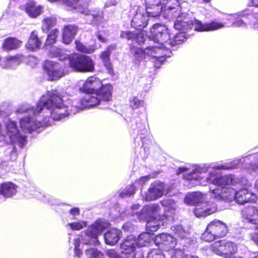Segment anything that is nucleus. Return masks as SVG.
Wrapping results in <instances>:
<instances>
[{
	"mask_svg": "<svg viewBox=\"0 0 258 258\" xmlns=\"http://www.w3.org/2000/svg\"><path fill=\"white\" fill-rule=\"evenodd\" d=\"M206 180L209 183L220 187L213 189L211 192L215 199L223 200H228L231 198L235 192V189L232 186L237 183L234 175H221L216 172H210Z\"/></svg>",
	"mask_w": 258,
	"mask_h": 258,
	"instance_id": "f257e3e1",
	"label": "nucleus"
},
{
	"mask_svg": "<svg viewBox=\"0 0 258 258\" xmlns=\"http://www.w3.org/2000/svg\"><path fill=\"white\" fill-rule=\"evenodd\" d=\"M113 86L107 83L99 86L94 95L84 97L79 100V107L81 109L90 108L99 105L101 102H109L112 100Z\"/></svg>",
	"mask_w": 258,
	"mask_h": 258,
	"instance_id": "f03ea898",
	"label": "nucleus"
},
{
	"mask_svg": "<svg viewBox=\"0 0 258 258\" xmlns=\"http://www.w3.org/2000/svg\"><path fill=\"white\" fill-rule=\"evenodd\" d=\"M110 226V224L107 220L101 218L97 219L80 235L83 243L87 245H99L98 236Z\"/></svg>",
	"mask_w": 258,
	"mask_h": 258,
	"instance_id": "7ed1b4c3",
	"label": "nucleus"
},
{
	"mask_svg": "<svg viewBox=\"0 0 258 258\" xmlns=\"http://www.w3.org/2000/svg\"><path fill=\"white\" fill-rule=\"evenodd\" d=\"M69 66L75 72L80 73L93 72L95 70L93 60L90 56L79 53H73L67 57Z\"/></svg>",
	"mask_w": 258,
	"mask_h": 258,
	"instance_id": "20e7f679",
	"label": "nucleus"
},
{
	"mask_svg": "<svg viewBox=\"0 0 258 258\" xmlns=\"http://www.w3.org/2000/svg\"><path fill=\"white\" fill-rule=\"evenodd\" d=\"M48 98L46 100H40L37 103L35 108H31L27 110L32 111L34 116L38 115L45 108L49 109L55 107V106L62 105L64 104L63 100L60 95L57 93L56 90L47 93Z\"/></svg>",
	"mask_w": 258,
	"mask_h": 258,
	"instance_id": "39448f33",
	"label": "nucleus"
},
{
	"mask_svg": "<svg viewBox=\"0 0 258 258\" xmlns=\"http://www.w3.org/2000/svg\"><path fill=\"white\" fill-rule=\"evenodd\" d=\"M151 37L154 42L161 45L168 44L171 33L170 30L159 23L154 24L150 30Z\"/></svg>",
	"mask_w": 258,
	"mask_h": 258,
	"instance_id": "423d86ee",
	"label": "nucleus"
},
{
	"mask_svg": "<svg viewBox=\"0 0 258 258\" xmlns=\"http://www.w3.org/2000/svg\"><path fill=\"white\" fill-rule=\"evenodd\" d=\"M42 68L50 81L58 80L64 75V67L57 62L46 60L43 62Z\"/></svg>",
	"mask_w": 258,
	"mask_h": 258,
	"instance_id": "0eeeda50",
	"label": "nucleus"
},
{
	"mask_svg": "<svg viewBox=\"0 0 258 258\" xmlns=\"http://www.w3.org/2000/svg\"><path fill=\"white\" fill-rule=\"evenodd\" d=\"M223 23L215 21L209 23H203L201 21L196 19H191L188 30H194L198 32L212 31L224 27Z\"/></svg>",
	"mask_w": 258,
	"mask_h": 258,
	"instance_id": "6e6552de",
	"label": "nucleus"
},
{
	"mask_svg": "<svg viewBox=\"0 0 258 258\" xmlns=\"http://www.w3.org/2000/svg\"><path fill=\"white\" fill-rule=\"evenodd\" d=\"M50 3H58L71 11L83 13L87 8L90 0H48Z\"/></svg>",
	"mask_w": 258,
	"mask_h": 258,
	"instance_id": "1a4fd4ad",
	"label": "nucleus"
},
{
	"mask_svg": "<svg viewBox=\"0 0 258 258\" xmlns=\"http://www.w3.org/2000/svg\"><path fill=\"white\" fill-rule=\"evenodd\" d=\"M154 242L156 245L166 251L173 249L176 245V239L173 236L164 233L156 235Z\"/></svg>",
	"mask_w": 258,
	"mask_h": 258,
	"instance_id": "9d476101",
	"label": "nucleus"
},
{
	"mask_svg": "<svg viewBox=\"0 0 258 258\" xmlns=\"http://www.w3.org/2000/svg\"><path fill=\"white\" fill-rule=\"evenodd\" d=\"M102 81L95 76H91L87 78L83 86L79 89V92L90 95H94V93L99 87L102 85Z\"/></svg>",
	"mask_w": 258,
	"mask_h": 258,
	"instance_id": "9b49d317",
	"label": "nucleus"
},
{
	"mask_svg": "<svg viewBox=\"0 0 258 258\" xmlns=\"http://www.w3.org/2000/svg\"><path fill=\"white\" fill-rule=\"evenodd\" d=\"M149 17L151 16L146 12V14L142 12L141 9L138 8L131 21V26L139 31H143V29L148 25Z\"/></svg>",
	"mask_w": 258,
	"mask_h": 258,
	"instance_id": "f8f14e48",
	"label": "nucleus"
},
{
	"mask_svg": "<svg viewBox=\"0 0 258 258\" xmlns=\"http://www.w3.org/2000/svg\"><path fill=\"white\" fill-rule=\"evenodd\" d=\"M181 10L178 0H163L162 2V13L167 14L169 18L179 14Z\"/></svg>",
	"mask_w": 258,
	"mask_h": 258,
	"instance_id": "ddd939ff",
	"label": "nucleus"
},
{
	"mask_svg": "<svg viewBox=\"0 0 258 258\" xmlns=\"http://www.w3.org/2000/svg\"><path fill=\"white\" fill-rule=\"evenodd\" d=\"M165 189L164 184L160 181L152 183L146 194V199L148 201H153L161 197Z\"/></svg>",
	"mask_w": 258,
	"mask_h": 258,
	"instance_id": "4468645a",
	"label": "nucleus"
},
{
	"mask_svg": "<svg viewBox=\"0 0 258 258\" xmlns=\"http://www.w3.org/2000/svg\"><path fill=\"white\" fill-rule=\"evenodd\" d=\"M116 49V44L108 45L105 50L102 51L99 54V57L102 60L104 66L107 70V72L111 76L114 75L112 64L111 63L110 55L111 51Z\"/></svg>",
	"mask_w": 258,
	"mask_h": 258,
	"instance_id": "2eb2a0df",
	"label": "nucleus"
},
{
	"mask_svg": "<svg viewBox=\"0 0 258 258\" xmlns=\"http://www.w3.org/2000/svg\"><path fill=\"white\" fill-rule=\"evenodd\" d=\"M24 10L30 18L35 19L42 14L44 6L31 1L25 4Z\"/></svg>",
	"mask_w": 258,
	"mask_h": 258,
	"instance_id": "dca6fc26",
	"label": "nucleus"
},
{
	"mask_svg": "<svg viewBox=\"0 0 258 258\" xmlns=\"http://www.w3.org/2000/svg\"><path fill=\"white\" fill-rule=\"evenodd\" d=\"M182 10L179 14H177L172 18H176L174 21V28L179 31H187L191 19L189 14L186 13H182Z\"/></svg>",
	"mask_w": 258,
	"mask_h": 258,
	"instance_id": "f3484780",
	"label": "nucleus"
},
{
	"mask_svg": "<svg viewBox=\"0 0 258 258\" xmlns=\"http://www.w3.org/2000/svg\"><path fill=\"white\" fill-rule=\"evenodd\" d=\"M210 230L214 233L218 238L223 237L228 233V227L223 222L215 219L208 224Z\"/></svg>",
	"mask_w": 258,
	"mask_h": 258,
	"instance_id": "a211bd4d",
	"label": "nucleus"
},
{
	"mask_svg": "<svg viewBox=\"0 0 258 258\" xmlns=\"http://www.w3.org/2000/svg\"><path fill=\"white\" fill-rule=\"evenodd\" d=\"M146 13L151 17H158L162 13L161 0H145Z\"/></svg>",
	"mask_w": 258,
	"mask_h": 258,
	"instance_id": "6ab92c4d",
	"label": "nucleus"
},
{
	"mask_svg": "<svg viewBox=\"0 0 258 258\" xmlns=\"http://www.w3.org/2000/svg\"><path fill=\"white\" fill-rule=\"evenodd\" d=\"M78 27L74 24L65 25L62 29V41L69 44L74 39L78 31Z\"/></svg>",
	"mask_w": 258,
	"mask_h": 258,
	"instance_id": "aec40b11",
	"label": "nucleus"
},
{
	"mask_svg": "<svg viewBox=\"0 0 258 258\" xmlns=\"http://www.w3.org/2000/svg\"><path fill=\"white\" fill-rule=\"evenodd\" d=\"M41 44V38L39 36L38 31L33 30L25 44L26 48L30 51H35L40 48Z\"/></svg>",
	"mask_w": 258,
	"mask_h": 258,
	"instance_id": "412c9836",
	"label": "nucleus"
},
{
	"mask_svg": "<svg viewBox=\"0 0 258 258\" xmlns=\"http://www.w3.org/2000/svg\"><path fill=\"white\" fill-rule=\"evenodd\" d=\"M120 37L122 39H125L127 40H134L139 45L144 44L146 40L143 31H139L135 33L128 30L121 31Z\"/></svg>",
	"mask_w": 258,
	"mask_h": 258,
	"instance_id": "4be33fe9",
	"label": "nucleus"
},
{
	"mask_svg": "<svg viewBox=\"0 0 258 258\" xmlns=\"http://www.w3.org/2000/svg\"><path fill=\"white\" fill-rule=\"evenodd\" d=\"M242 217L247 222L253 224H258L255 207L248 205L244 207L241 211Z\"/></svg>",
	"mask_w": 258,
	"mask_h": 258,
	"instance_id": "5701e85b",
	"label": "nucleus"
},
{
	"mask_svg": "<svg viewBox=\"0 0 258 258\" xmlns=\"http://www.w3.org/2000/svg\"><path fill=\"white\" fill-rule=\"evenodd\" d=\"M47 109L50 111V117L53 120H60L69 115L68 107L64 104Z\"/></svg>",
	"mask_w": 258,
	"mask_h": 258,
	"instance_id": "b1692460",
	"label": "nucleus"
},
{
	"mask_svg": "<svg viewBox=\"0 0 258 258\" xmlns=\"http://www.w3.org/2000/svg\"><path fill=\"white\" fill-rule=\"evenodd\" d=\"M121 232L116 229L112 228L108 230L104 235L105 242L109 245H114L120 238Z\"/></svg>",
	"mask_w": 258,
	"mask_h": 258,
	"instance_id": "393cba45",
	"label": "nucleus"
},
{
	"mask_svg": "<svg viewBox=\"0 0 258 258\" xmlns=\"http://www.w3.org/2000/svg\"><path fill=\"white\" fill-rule=\"evenodd\" d=\"M137 246L136 239L127 237L120 243L121 252L125 254H131L135 251Z\"/></svg>",
	"mask_w": 258,
	"mask_h": 258,
	"instance_id": "a878e982",
	"label": "nucleus"
},
{
	"mask_svg": "<svg viewBox=\"0 0 258 258\" xmlns=\"http://www.w3.org/2000/svg\"><path fill=\"white\" fill-rule=\"evenodd\" d=\"M22 43L21 40L15 37H9L4 39L2 47L5 50L9 51L17 49L21 46Z\"/></svg>",
	"mask_w": 258,
	"mask_h": 258,
	"instance_id": "bb28decb",
	"label": "nucleus"
},
{
	"mask_svg": "<svg viewBox=\"0 0 258 258\" xmlns=\"http://www.w3.org/2000/svg\"><path fill=\"white\" fill-rule=\"evenodd\" d=\"M16 185L12 182H5L0 185V194L4 197L10 198L16 192Z\"/></svg>",
	"mask_w": 258,
	"mask_h": 258,
	"instance_id": "cd10ccee",
	"label": "nucleus"
},
{
	"mask_svg": "<svg viewBox=\"0 0 258 258\" xmlns=\"http://www.w3.org/2000/svg\"><path fill=\"white\" fill-rule=\"evenodd\" d=\"M20 127L24 132L31 133L35 128L36 123L30 116L22 117L19 122Z\"/></svg>",
	"mask_w": 258,
	"mask_h": 258,
	"instance_id": "c85d7f7f",
	"label": "nucleus"
},
{
	"mask_svg": "<svg viewBox=\"0 0 258 258\" xmlns=\"http://www.w3.org/2000/svg\"><path fill=\"white\" fill-rule=\"evenodd\" d=\"M234 199L236 202L239 205H243L250 200V193L245 188H242L235 192Z\"/></svg>",
	"mask_w": 258,
	"mask_h": 258,
	"instance_id": "c756f323",
	"label": "nucleus"
},
{
	"mask_svg": "<svg viewBox=\"0 0 258 258\" xmlns=\"http://www.w3.org/2000/svg\"><path fill=\"white\" fill-rule=\"evenodd\" d=\"M22 54H16L15 55H10L4 57L3 59H0V64L3 68H7L11 66L13 63H20L23 58Z\"/></svg>",
	"mask_w": 258,
	"mask_h": 258,
	"instance_id": "7c9ffc66",
	"label": "nucleus"
},
{
	"mask_svg": "<svg viewBox=\"0 0 258 258\" xmlns=\"http://www.w3.org/2000/svg\"><path fill=\"white\" fill-rule=\"evenodd\" d=\"M146 230L151 234L157 231L160 227L159 223L155 216L145 217Z\"/></svg>",
	"mask_w": 258,
	"mask_h": 258,
	"instance_id": "2f4dec72",
	"label": "nucleus"
},
{
	"mask_svg": "<svg viewBox=\"0 0 258 258\" xmlns=\"http://www.w3.org/2000/svg\"><path fill=\"white\" fill-rule=\"evenodd\" d=\"M194 214L197 217H206L213 213L210 208L207 207L205 204H200L196 206L194 210Z\"/></svg>",
	"mask_w": 258,
	"mask_h": 258,
	"instance_id": "473e14b6",
	"label": "nucleus"
},
{
	"mask_svg": "<svg viewBox=\"0 0 258 258\" xmlns=\"http://www.w3.org/2000/svg\"><path fill=\"white\" fill-rule=\"evenodd\" d=\"M244 17L243 15L234 14L231 15L228 20L231 23L232 27H243L246 26V23L243 19Z\"/></svg>",
	"mask_w": 258,
	"mask_h": 258,
	"instance_id": "72a5a7b5",
	"label": "nucleus"
},
{
	"mask_svg": "<svg viewBox=\"0 0 258 258\" xmlns=\"http://www.w3.org/2000/svg\"><path fill=\"white\" fill-rule=\"evenodd\" d=\"M152 240V238L150 233L147 231L142 232L139 235L137 240H136L137 245L139 247L148 246L150 245Z\"/></svg>",
	"mask_w": 258,
	"mask_h": 258,
	"instance_id": "f704fd0d",
	"label": "nucleus"
},
{
	"mask_svg": "<svg viewBox=\"0 0 258 258\" xmlns=\"http://www.w3.org/2000/svg\"><path fill=\"white\" fill-rule=\"evenodd\" d=\"M203 195L199 192H194L185 198V202L188 205L196 206L201 202Z\"/></svg>",
	"mask_w": 258,
	"mask_h": 258,
	"instance_id": "c9c22d12",
	"label": "nucleus"
},
{
	"mask_svg": "<svg viewBox=\"0 0 258 258\" xmlns=\"http://www.w3.org/2000/svg\"><path fill=\"white\" fill-rule=\"evenodd\" d=\"M184 31H181L170 37L169 45L174 46L177 45H180L184 43L187 39V37Z\"/></svg>",
	"mask_w": 258,
	"mask_h": 258,
	"instance_id": "e433bc0d",
	"label": "nucleus"
},
{
	"mask_svg": "<svg viewBox=\"0 0 258 258\" xmlns=\"http://www.w3.org/2000/svg\"><path fill=\"white\" fill-rule=\"evenodd\" d=\"M56 19L54 17H46L42 20L41 29L43 31H48L56 25Z\"/></svg>",
	"mask_w": 258,
	"mask_h": 258,
	"instance_id": "4c0bfd02",
	"label": "nucleus"
},
{
	"mask_svg": "<svg viewBox=\"0 0 258 258\" xmlns=\"http://www.w3.org/2000/svg\"><path fill=\"white\" fill-rule=\"evenodd\" d=\"M129 49L131 54L138 60H141L145 57L146 53L145 50L143 48L136 47L134 45H130Z\"/></svg>",
	"mask_w": 258,
	"mask_h": 258,
	"instance_id": "58836bf2",
	"label": "nucleus"
},
{
	"mask_svg": "<svg viewBox=\"0 0 258 258\" xmlns=\"http://www.w3.org/2000/svg\"><path fill=\"white\" fill-rule=\"evenodd\" d=\"M59 34V30L57 28L52 30L47 35L45 44L47 45H52L56 42V39Z\"/></svg>",
	"mask_w": 258,
	"mask_h": 258,
	"instance_id": "ea45409f",
	"label": "nucleus"
},
{
	"mask_svg": "<svg viewBox=\"0 0 258 258\" xmlns=\"http://www.w3.org/2000/svg\"><path fill=\"white\" fill-rule=\"evenodd\" d=\"M85 253L87 258H101L103 255L101 251L94 247L86 249Z\"/></svg>",
	"mask_w": 258,
	"mask_h": 258,
	"instance_id": "a19ab883",
	"label": "nucleus"
},
{
	"mask_svg": "<svg viewBox=\"0 0 258 258\" xmlns=\"http://www.w3.org/2000/svg\"><path fill=\"white\" fill-rule=\"evenodd\" d=\"M136 192V188L134 184L127 185L122 191L119 193L121 198L130 197L134 195Z\"/></svg>",
	"mask_w": 258,
	"mask_h": 258,
	"instance_id": "79ce46f5",
	"label": "nucleus"
},
{
	"mask_svg": "<svg viewBox=\"0 0 258 258\" xmlns=\"http://www.w3.org/2000/svg\"><path fill=\"white\" fill-rule=\"evenodd\" d=\"M160 211V208L158 204L148 205L145 207L146 217L155 216Z\"/></svg>",
	"mask_w": 258,
	"mask_h": 258,
	"instance_id": "37998d69",
	"label": "nucleus"
},
{
	"mask_svg": "<svg viewBox=\"0 0 258 258\" xmlns=\"http://www.w3.org/2000/svg\"><path fill=\"white\" fill-rule=\"evenodd\" d=\"M6 128L7 132L10 134V136L11 137H13L14 136L20 134L17 123L15 121H9L7 124Z\"/></svg>",
	"mask_w": 258,
	"mask_h": 258,
	"instance_id": "c03bdc74",
	"label": "nucleus"
},
{
	"mask_svg": "<svg viewBox=\"0 0 258 258\" xmlns=\"http://www.w3.org/2000/svg\"><path fill=\"white\" fill-rule=\"evenodd\" d=\"M210 228V227L208 225L206 230L203 233L202 236V240L206 242H211L215 240L216 238H218L217 236L214 234V233H213Z\"/></svg>",
	"mask_w": 258,
	"mask_h": 258,
	"instance_id": "a18cd8bd",
	"label": "nucleus"
},
{
	"mask_svg": "<svg viewBox=\"0 0 258 258\" xmlns=\"http://www.w3.org/2000/svg\"><path fill=\"white\" fill-rule=\"evenodd\" d=\"M136 220H131L126 222L122 226V229L124 232H132L137 228Z\"/></svg>",
	"mask_w": 258,
	"mask_h": 258,
	"instance_id": "49530a36",
	"label": "nucleus"
},
{
	"mask_svg": "<svg viewBox=\"0 0 258 258\" xmlns=\"http://www.w3.org/2000/svg\"><path fill=\"white\" fill-rule=\"evenodd\" d=\"M222 250L225 254H231L236 251V248L235 245L231 242H226L223 246Z\"/></svg>",
	"mask_w": 258,
	"mask_h": 258,
	"instance_id": "de8ad7c7",
	"label": "nucleus"
},
{
	"mask_svg": "<svg viewBox=\"0 0 258 258\" xmlns=\"http://www.w3.org/2000/svg\"><path fill=\"white\" fill-rule=\"evenodd\" d=\"M75 44L76 49L78 51L86 53H91L93 52V50H92L91 48L87 47L79 40H76Z\"/></svg>",
	"mask_w": 258,
	"mask_h": 258,
	"instance_id": "09e8293b",
	"label": "nucleus"
},
{
	"mask_svg": "<svg viewBox=\"0 0 258 258\" xmlns=\"http://www.w3.org/2000/svg\"><path fill=\"white\" fill-rule=\"evenodd\" d=\"M67 226L72 230H80L86 226V223L83 221L74 222L68 223Z\"/></svg>",
	"mask_w": 258,
	"mask_h": 258,
	"instance_id": "8fccbe9b",
	"label": "nucleus"
},
{
	"mask_svg": "<svg viewBox=\"0 0 258 258\" xmlns=\"http://www.w3.org/2000/svg\"><path fill=\"white\" fill-rule=\"evenodd\" d=\"M147 258H165V255L160 249H152L148 254Z\"/></svg>",
	"mask_w": 258,
	"mask_h": 258,
	"instance_id": "3c124183",
	"label": "nucleus"
},
{
	"mask_svg": "<svg viewBox=\"0 0 258 258\" xmlns=\"http://www.w3.org/2000/svg\"><path fill=\"white\" fill-rule=\"evenodd\" d=\"M131 107L135 109L143 106V101L139 99L137 97H134L130 101Z\"/></svg>",
	"mask_w": 258,
	"mask_h": 258,
	"instance_id": "603ef678",
	"label": "nucleus"
},
{
	"mask_svg": "<svg viewBox=\"0 0 258 258\" xmlns=\"http://www.w3.org/2000/svg\"><path fill=\"white\" fill-rule=\"evenodd\" d=\"M14 137L17 140L20 147H23L26 144L27 140L26 136H20L19 134L14 136Z\"/></svg>",
	"mask_w": 258,
	"mask_h": 258,
	"instance_id": "864d4df0",
	"label": "nucleus"
},
{
	"mask_svg": "<svg viewBox=\"0 0 258 258\" xmlns=\"http://www.w3.org/2000/svg\"><path fill=\"white\" fill-rule=\"evenodd\" d=\"M107 255L109 258H121L120 255L114 249H108L106 252Z\"/></svg>",
	"mask_w": 258,
	"mask_h": 258,
	"instance_id": "5fc2aeb1",
	"label": "nucleus"
},
{
	"mask_svg": "<svg viewBox=\"0 0 258 258\" xmlns=\"http://www.w3.org/2000/svg\"><path fill=\"white\" fill-rule=\"evenodd\" d=\"M171 258H187L184 252L180 250H175V252L172 254Z\"/></svg>",
	"mask_w": 258,
	"mask_h": 258,
	"instance_id": "6e6d98bb",
	"label": "nucleus"
},
{
	"mask_svg": "<svg viewBox=\"0 0 258 258\" xmlns=\"http://www.w3.org/2000/svg\"><path fill=\"white\" fill-rule=\"evenodd\" d=\"M50 55L52 57H60L62 55L61 51L60 49L55 48L50 51Z\"/></svg>",
	"mask_w": 258,
	"mask_h": 258,
	"instance_id": "4d7b16f0",
	"label": "nucleus"
},
{
	"mask_svg": "<svg viewBox=\"0 0 258 258\" xmlns=\"http://www.w3.org/2000/svg\"><path fill=\"white\" fill-rule=\"evenodd\" d=\"M133 258H145L143 251L141 248L135 250L133 255Z\"/></svg>",
	"mask_w": 258,
	"mask_h": 258,
	"instance_id": "13d9d810",
	"label": "nucleus"
},
{
	"mask_svg": "<svg viewBox=\"0 0 258 258\" xmlns=\"http://www.w3.org/2000/svg\"><path fill=\"white\" fill-rule=\"evenodd\" d=\"M250 239L256 245H258V232L255 231L251 233Z\"/></svg>",
	"mask_w": 258,
	"mask_h": 258,
	"instance_id": "bf43d9fd",
	"label": "nucleus"
},
{
	"mask_svg": "<svg viewBox=\"0 0 258 258\" xmlns=\"http://www.w3.org/2000/svg\"><path fill=\"white\" fill-rule=\"evenodd\" d=\"M69 213L74 216L79 215L80 214V209L77 207H74L70 209Z\"/></svg>",
	"mask_w": 258,
	"mask_h": 258,
	"instance_id": "052dcab7",
	"label": "nucleus"
},
{
	"mask_svg": "<svg viewBox=\"0 0 258 258\" xmlns=\"http://www.w3.org/2000/svg\"><path fill=\"white\" fill-rule=\"evenodd\" d=\"M161 205L165 207H168L170 206V200L169 199H163L160 201Z\"/></svg>",
	"mask_w": 258,
	"mask_h": 258,
	"instance_id": "680f3d73",
	"label": "nucleus"
},
{
	"mask_svg": "<svg viewBox=\"0 0 258 258\" xmlns=\"http://www.w3.org/2000/svg\"><path fill=\"white\" fill-rule=\"evenodd\" d=\"M188 170V168L185 167H180L177 169L176 173L177 175H179L182 173H184L187 171Z\"/></svg>",
	"mask_w": 258,
	"mask_h": 258,
	"instance_id": "e2e57ef3",
	"label": "nucleus"
},
{
	"mask_svg": "<svg viewBox=\"0 0 258 258\" xmlns=\"http://www.w3.org/2000/svg\"><path fill=\"white\" fill-rule=\"evenodd\" d=\"M81 243V239L80 238H77L74 239V248H78L80 247Z\"/></svg>",
	"mask_w": 258,
	"mask_h": 258,
	"instance_id": "0e129e2a",
	"label": "nucleus"
},
{
	"mask_svg": "<svg viewBox=\"0 0 258 258\" xmlns=\"http://www.w3.org/2000/svg\"><path fill=\"white\" fill-rule=\"evenodd\" d=\"M154 59L155 63V67L156 68H160V66L162 64L163 61L159 60V57H155Z\"/></svg>",
	"mask_w": 258,
	"mask_h": 258,
	"instance_id": "69168bd1",
	"label": "nucleus"
},
{
	"mask_svg": "<svg viewBox=\"0 0 258 258\" xmlns=\"http://www.w3.org/2000/svg\"><path fill=\"white\" fill-rule=\"evenodd\" d=\"M117 4V2L115 0H112L110 1L107 2L105 4V6L107 7L115 6Z\"/></svg>",
	"mask_w": 258,
	"mask_h": 258,
	"instance_id": "338daca9",
	"label": "nucleus"
},
{
	"mask_svg": "<svg viewBox=\"0 0 258 258\" xmlns=\"http://www.w3.org/2000/svg\"><path fill=\"white\" fill-rule=\"evenodd\" d=\"M97 37L98 39L102 43H106L107 42V39L102 36L100 34H98L97 35Z\"/></svg>",
	"mask_w": 258,
	"mask_h": 258,
	"instance_id": "774afa93",
	"label": "nucleus"
}]
</instances>
